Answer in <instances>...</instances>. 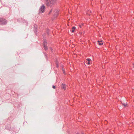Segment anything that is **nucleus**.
Returning a JSON list of instances; mask_svg holds the SVG:
<instances>
[{
	"instance_id": "nucleus-1",
	"label": "nucleus",
	"mask_w": 134,
	"mask_h": 134,
	"mask_svg": "<svg viewBox=\"0 0 134 134\" xmlns=\"http://www.w3.org/2000/svg\"><path fill=\"white\" fill-rule=\"evenodd\" d=\"M5 128L9 131L13 130L15 131L16 129V127L14 125H10V124H9L6 126L5 127Z\"/></svg>"
},
{
	"instance_id": "nucleus-2",
	"label": "nucleus",
	"mask_w": 134,
	"mask_h": 134,
	"mask_svg": "<svg viewBox=\"0 0 134 134\" xmlns=\"http://www.w3.org/2000/svg\"><path fill=\"white\" fill-rule=\"evenodd\" d=\"M55 1V0H50L49 1H48V0H47L46 4L47 6H52L54 4Z\"/></svg>"
},
{
	"instance_id": "nucleus-3",
	"label": "nucleus",
	"mask_w": 134,
	"mask_h": 134,
	"mask_svg": "<svg viewBox=\"0 0 134 134\" xmlns=\"http://www.w3.org/2000/svg\"><path fill=\"white\" fill-rule=\"evenodd\" d=\"M7 23V21L3 18H0V25H5Z\"/></svg>"
},
{
	"instance_id": "nucleus-4",
	"label": "nucleus",
	"mask_w": 134,
	"mask_h": 134,
	"mask_svg": "<svg viewBox=\"0 0 134 134\" xmlns=\"http://www.w3.org/2000/svg\"><path fill=\"white\" fill-rule=\"evenodd\" d=\"M45 8V5H42L40 7L39 13H43L44 12Z\"/></svg>"
},
{
	"instance_id": "nucleus-5",
	"label": "nucleus",
	"mask_w": 134,
	"mask_h": 134,
	"mask_svg": "<svg viewBox=\"0 0 134 134\" xmlns=\"http://www.w3.org/2000/svg\"><path fill=\"white\" fill-rule=\"evenodd\" d=\"M47 42L46 41H44L43 43V44L44 49L46 51L48 49V48L47 46Z\"/></svg>"
},
{
	"instance_id": "nucleus-6",
	"label": "nucleus",
	"mask_w": 134,
	"mask_h": 134,
	"mask_svg": "<svg viewBox=\"0 0 134 134\" xmlns=\"http://www.w3.org/2000/svg\"><path fill=\"white\" fill-rule=\"evenodd\" d=\"M34 32L37 35V25H35L34 26Z\"/></svg>"
},
{
	"instance_id": "nucleus-7",
	"label": "nucleus",
	"mask_w": 134,
	"mask_h": 134,
	"mask_svg": "<svg viewBox=\"0 0 134 134\" xmlns=\"http://www.w3.org/2000/svg\"><path fill=\"white\" fill-rule=\"evenodd\" d=\"M61 87L64 90L66 89V85L65 84L62 83L61 85Z\"/></svg>"
},
{
	"instance_id": "nucleus-8",
	"label": "nucleus",
	"mask_w": 134,
	"mask_h": 134,
	"mask_svg": "<svg viewBox=\"0 0 134 134\" xmlns=\"http://www.w3.org/2000/svg\"><path fill=\"white\" fill-rule=\"evenodd\" d=\"M76 29V27L75 26L72 27V30H71V32H74L75 31Z\"/></svg>"
},
{
	"instance_id": "nucleus-9",
	"label": "nucleus",
	"mask_w": 134,
	"mask_h": 134,
	"mask_svg": "<svg viewBox=\"0 0 134 134\" xmlns=\"http://www.w3.org/2000/svg\"><path fill=\"white\" fill-rule=\"evenodd\" d=\"M54 12H56L55 15H56V16H57L58 14L59 11L58 10L56 9L55 10Z\"/></svg>"
},
{
	"instance_id": "nucleus-10",
	"label": "nucleus",
	"mask_w": 134,
	"mask_h": 134,
	"mask_svg": "<svg viewBox=\"0 0 134 134\" xmlns=\"http://www.w3.org/2000/svg\"><path fill=\"white\" fill-rule=\"evenodd\" d=\"M98 44L99 45H103V43L102 42V41H101V42H100L99 41H98Z\"/></svg>"
},
{
	"instance_id": "nucleus-11",
	"label": "nucleus",
	"mask_w": 134,
	"mask_h": 134,
	"mask_svg": "<svg viewBox=\"0 0 134 134\" xmlns=\"http://www.w3.org/2000/svg\"><path fill=\"white\" fill-rule=\"evenodd\" d=\"M43 54L46 57V59L47 60L48 58H47V55L46 53H44V52H43Z\"/></svg>"
},
{
	"instance_id": "nucleus-12",
	"label": "nucleus",
	"mask_w": 134,
	"mask_h": 134,
	"mask_svg": "<svg viewBox=\"0 0 134 134\" xmlns=\"http://www.w3.org/2000/svg\"><path fill=\"white\" fill-rule=\"evenodd\" d=\"M122 104L123 106L125 107H126L127 105V103H122Z\"/></svg>"
},
{
	"instance_id": "nucleus-13",
	"label": "nucleus",
	"mask_w": 134,
	"mask_h": 134,
	"mask_svg": "<svg viewBox=\"0 0 134 134\" xmlns=\"http://www.w3.org/2000/svg\"><path fill=\"white\" fill-rule=\"evenodd\" d=\"M46 33L48 35H49V29H47L46 31Z\"/></svg>"
},
{
	"instance_id": "nucleus-14",
	"label": "nucleus",
	"mask_w": 134,
	"mask_h": 134,
	"mask_svg": "<svg viewBox=\"0 0 134 134\" xmlns=\"http://www.w3.org/2000/svg\"><path fill=\"white\" fill-rule=\"evenodd\" d=\"M86 60H87L88 62H90V61H91V59H90V58H87V59H86Z\"/></svg>"
},
{
	"instance_id": "nucleus-15",
	"label": "nucleus",
	"mask_w": 134,
	"mask_h": 134,
	"mask_svg": "<svg viewBox=\"0 0 134 134\" xmlns=\"http://www.w3.org/2000/svg\"><path fill=\"white\" fill-rule=\"evenodd\" d=\"M52 88L53 89H55V86H54V85H53V86H52Z\"/></svg>"
},
{
	"instance_id": "nucleus-16",
	"label": "nucleus",
	"mask_w": 134,
	"mask_h": 134,
	"mask_svg": "<svg viewBox=\"0 0 134 134\" xmlns=\"http://www.w3.org/2000/svg\"><path fill=\"white\" fill-rule=\"evenodd\" d=\"M63 73H64V74H65V70H64V69H63Z\"/></svg>"
},
{
	"instance_id": "nucleus-17",
	"label": "nucleus",
	"mask_w": 134,
	"mask_h": 134,
	"mask_svg": "<svg viewBox=\"0 0 134 134\" xmlns=\"http://www.w3.org/2000/svg\"><path fill=\"white\" fill-rule=\"evenodd\" d=\"M56 67L57 68H58L59 67V65L57 63L56 64Z\"/></svg>"
},
{
	"instance_id": "nucleus-18",
	"label": "nucleus",
	"mask_w": 134,
	"mask_h": 134,
	"mask_svg": "<svg viewBox=\"0 0 134 134\" xmlns=\"http://www.w3.org/2000/svg\"><path fill=\"white\" fill-rule=\"evenodd\" d=\"M52 11V9L49 12V14H50Z\"/></svg>"
},
{
	"instance_id": "nucleus-19",
	"label": "nucleus",
	"mask_w": 134,
	"mask_h": 134,
	"mask_svg": "<svg viewBox=\"0 0 134 134\" xmlns=\"http://www.w3.org/2000/svg\"><path fill=\"white\" fill-rule=\"evenodd\" d=\"M87 64L88 65H90V62H88V63H87Z\"/></svg>"
},
{
	"instance_id": "nucleus-20",
	"label": "nucleus",
	"mask_w": 134,
	"mask_h": 134,
	"mask_svg": "<svg viewBox=\"0 0 134 134\" xmlns=\"http://www.w3.org/2000/svg\"><path fill=\"white\" fill-rule=\"evenodd\" d=\"M79 27H80V28H81V25H79Z\"/></svg>"
},
{
	"instance_id": "nucleus-21",
	"label": "nucleus",
	"mask_w": 134,
	"mask_h": 134,
	"mask_svg": "<svg viewBox=\"0 0 134 134\" xmlns=\"http://www.w3.org/2000/svg\"><path fill=\"white\" fill-rule=\"evenodd\" d=\"M133 67H134V63H133Z\"/></svg>"
},
{
	"instance_id": "nucleus-22",
	"label": "nucleus",
	"mask_w": 134,
	"mask_h": 134,
	"mask_svg": "<svg viewBox=\"0 0 134 134\" xmlns=\"http://www.w3.org/2000/svg\"><path fill=\"white\" fill-rule=\"evenodd\" d=\"M82 134H84V133H82Z\"/></svg>"
},
{
	"instance_id": "nucleus-23",
	"label": "nucleus",
	"mask_w": 134,
	"mask_h": 134,
	"mask_svg": "<svg viewBox=\"0 0 134 134\" xmlns=\"http://www.w3.org/2000/svg\"><path fill=\"white\" fill-rule=\"evenodd\" d=\"M76 134H78L77 133H76Z\"/></svg>"
}]
</instances>
